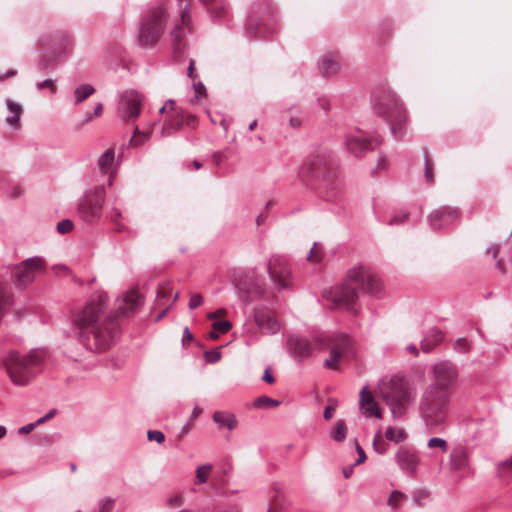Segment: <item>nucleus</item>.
<instances>
[{
  "label": "nucleus",
  "mask_w": 512,
  "mask_h": 512,
  "mask_svg": "<svg viewBox=\"0 0 512 512\" xmlns=\"http://www.w3.org/2000/svg\"><path fill=\"white\" fill-rule=\"evenodd\" d=\"M356 451L358 454V459L356 460L355 465H359L363 463L367 457L364 449L359 444H356Z\"/></svg>",
  "instance_id": "69168bd1"
},
{
  "label": "nucleus",
  "mask_w": 512,
  "mask_h": 512,
  "mask_svg": "<svg viewBox=\"0 0 512 512\" xmlns=\"http://www.w3.org/2000/svg\"><path fill=\"white\" fill-rule=\"evenodd\" d=\"M424 177H425L426 182L429 185H432L434 183L433 167L429 162V158H428L427 154H425V158H424Z\"/></svg>",
  "instance_id": "37998d69"
},
{
  "label": "nucleus",
  "mask_w": 512,
  "mask_h": 512,
  "mask_svg": "<svg viewBox=\"0 0 512 512\" xmlns=\"http://www.w3.org/2000/svg\"><path fill=\"white\" fill-rule=\"evenodd\" d=\"M177 5L180 11L182 25H176L171 31L172 47L174 54L179 57L184 53V36L185 33L190 31L191 14L190 0H177Z\"/></svg>",
  "instance_id": "f8f14e48"
},
{
  "label": "nucleus",
  "mask_w": 512,
  "mask_h": 512,
  "mask_svg": "<svg viewBox=\"0 0 512 512\" xmlns=\"http://www.w3.org/2000/svg\"><path fill=\"white\" fill-rule=\"evenodd\" d=\"M55 414H56V410L52 409L48 413H46L43 417H41L38 420H36L35 424H37V426L40 425V424H43L46 421L52 419L55 416Z\"/></svg>",
  "instance_id": "338daca9"
},
{
  "label": "nucleus",
  "mask_w": 512,
  "mask_h": 512,
  "mask_svg": "<svg viewBox=\"0 0 512 512\" xmlns=\"http://www.w3.org/2000/svg\"><path fill=\"white\" fill-rule=\"evenodd\" d=\"M316 243H314L313 247L310 249L307 255V259L312 263H319L321 257L318 255V252L315 250Z\"/></svg>",
  "instance_id": "052dcab7"
},
{
  "label": "nucleus",
  "mask_w": 512,
  "mask_h": 512,
  "mask_svg": "<svg viewBox=\"0 0 512 512\" xmlns=\"http://www.w3.org/2000/svg\"><path fill=\"white\" fill-rule=\"evenodd\" d=\"M166 22L165 10L156 6L149 10L142 18L138 42L141 46H152L164 31Z\"/></svg>",
  "instance_id": "9d476101"
},
{
  "label": "nucleus",
  "mask_w": 512,
  "mask_h": 512,
  "mask_svg": "<svg viewBox=\"0 0 512 512\" xmlns=\"http://www.w3.org/2000/svg\"><path fill=\"white\" fill-rule=\"evenodd\" d=\"M451 392L430 383L419 402L420 413L427 426L441 425L447 415Z\"/></svg>",
  "instance_id": "423d86ee"
},
{
  "label": "nucleus",
  "mask_w": 512,
  "mask_h": 512,
  "mask_svg": "<svg viewBox=\"0 0 512 512\" xmlns=\"http://www.w3.org/2000/svg\"><path fill=\"white\" fill-rule=\"evenodd\" d=\"M427 446L429 448H439L443 453L448 451V443L445 439L439 437H432L428 440Z\"/></svg>",
  "instance_id": "ea45409f"
},
{
  "label": "nucleus",
  "mask_w": 512,
  "mask_h": 512,
  "mask_svg": "<svg viewBox=\"0 0 512 512\" xmlns=\"http://www.w3.org/2000/svg\"><path fill=\"white\" fill-rule=\"evenodd\" d=\"M193 88L195 91V97H194V99H191V103L197 102L200 99V97H202L203 95H206V88L201 81H198V82L194 81Z\"/></svg>",
  "instance_id": "a18cd8bd"
},
{
  "label": "nucleus",
  "mask_w": 512,
  "mask_h": 512,
  "mask_svg": "<svg viewBox=\"0 0 512 512\" xmlns=\"http://www.w3.org/2000/svg\"><path fill=\"white\" fill-rule=\"evenodd\" d=\"M453 348L456 352L468 353L470 351L471 345L466 338L461 337L454 341Z\"/></svg>",
  "instance_id": "a19ab883"
},
{
  "label": "nucleus",
  "mask_w": 512,
  "mask_h": 512,
  "mask_svg": "<svg viewBox=\"0 0 512 512\" xmlns=\"http://www.w3.org/2000/svg\"><path fill=\"white\" fill-rule=\"evenodd\" d=\"M318 67L321 73L324 76L328 77L338 72L340 68V63L336 55L328 53L324 55L318 62Z\"/></svg>",
  "instance_id": "a878e982"
},
{
  "label": "nucleus",
  "mask_w": 512,
  "mask_h": 512,
  "mask_svg": "<svg viewBox=\"0 0 512 512\" xmlns=\"http://www.w3.org/2000/svg\"><path fill=\"white\" fill-rule=\"evenodd\" d=\"M372 101L375 113L384 116L390 125L392 135L396 139H401L404 135L407 114L397 95L390 90L383 91L379 95L374 93Z\"/></svg>",
  "instance_id": "0eeeda50"
},
{
  "label": "nucleus",
  "mask_w": 512,
  "mask_h": 512,
  "mask_svg": "<svg viewBox=\"0 0 512 512\" xmlns=\"http://www.w3.org/2000/svg\"><path fill=\"white\" fill-rule=\"evenodd\" d=\"M95 93V88L90 84H82L74 90L75 104H79Z\"/></svg>",
  "instance_id": "2f4dec72"
},
{
  "label": "nucleus",
  "mask_w": 512,
  "mask_h": 512,
  "mask_svg": "<svg viewBox=\"0 0 512 512\" xmlns=\"http://www.w3.org/2000/svg\"><path fill=\"white\" fill-rule=\"evenodd\" d=\"M363 408H364V413L367 416H375L376 418L381 417V412H380L376 402H373Z\"/></svg>",
  "instance_id": "864d4df0"
},
{
  "label": "nucleus",
  "mask_w": 512,
  "mask_h": 512,
  "mask_svg": "<svg viewBox=\"0 0 512 512\" xmlns=\"http://www.w3.org/2000/svg\"><path fill=\"white\" fill-rule=\"evenodd\" d=\"M55 82L56 80H53V79H45L41 82H38L36 84V88L38 90H41L43 89L44 87H47L49 88L52 92H55L56 91V86H55Z\"/></svg>",
  "instance_id": "4d7b16f0"
},
{
  "label": "nucleus",
  "mask_w": 512,
  "mask_h": 512,
  "mask_svg": "<svg viewBox=\"0 0 512 512\" xmlns=\"http://www.w3.org/2000/svg\"><path fill=\"white\" fill-rule=\"evenodd\" d=\"M182 497L180 495H173L166 500V506L168 508H174L182 505Z\"/></svg>",
  "instance_id": "bf43d9fd"
},
{
  "label": "nucleus",
  "mask_w": 512,
  "mask_h": 512,
  "mask_svg": "<svg viewBox=\"0 0 512 512\" xmlns=\"http://www.w3.org/2000/svg\"><path fill=\"white\" fill-rule=\"evenodd\" d=\"M289 354L297 361L303 362L309 358L313 351V346L309 340L300 334H289L286 339Z\"/></svg>",
  "instance_id": "f3484780"
},
{
  "label": "nucleus",
  "mask_w": 512,
  "mask_h": 512,
  "mask_svg": "<svg viewBox=\"0 0 512 512\" xmlns=\"http://www.w3.org/2000/svg\"><path fill=\"white\" fill-rule=\"evenodd\" d=\"M434 381L432 384L451 392V388L458 380V368L449 360L435 363L432 367Z\"/></svg>",
  "instance_id": "4468645a"
},
{
  "label": "nucleus",
  "mask_w": 512,
  "mask_h": 512,
  "mask_svg": "<svg viewBox=\"0 0 512 512\" xmlns=\"http://www.w3.org/2000/svg\"><path fill=\"white\" fill-rule=\"evenodd\" d=\"M271 280L279 291L293 286L291 269L287 260L282 256H273L267 264Z\"/></svg>",
  "instance_id": "ddd939ff"
},
{
  "label": "nucleus",
  "mask_w": 512,
  "mask_h": 512,
  "mask_svg": "<svg viewBox=\"0 0 512 512\" xmlns=\"http://www.w3.org/2000/svg\"><path fill=\"white\" fill-rule=\"evenodd\" d=\"M385 437L389 441L400 443L406 439V434L403 430H396L393 427H388L385 432Z\"/></svg>",
  "instance_id": "c9c22d12"
},
{
  "label": "nucleus",
  "mask_w": 512,
  "mask_h": 512,
  "mask_svg": "<svg viewBox=\"0 0 512 512\" xmlns=\"http://www.w3.org/2000/svg\"><path fill=\"white\" fill-rule=\"evenodd\" d=\"M387 169V161L385 156H380V158L377 161L375 169L372 171V176L376 174L377 170L384 171Z\"/></svg>",
  "instance_id": "0e129e2a"
},
{
  "label": "nucleus",
  "mask_w": 512,
  "mask_h": 512,
  "mask_svg": "<svg viewBox=\"0 0 512 512\" xmlns=\"http://www.w3.org/2000/svg\"><path fill=\"white\" fill-rule=\"evenodd\" d=\"M108 217L113 223H116L122 217V212L119 208L112 207L108 214Z\"/></svg>",
  "instance_id": "e2e57ef3"
},
{
  "label": "nucleus",
  "mask_w": 512,
  "mask_h": 512,
  "mask_svg": "<svg viewBox=\"0 0 512 512\" xmlns=\"http://www.w3.org/2000/svg\"><path fill=\"white\" fill-rule=\"evenodd\" d=\"M179 298V292H176L173 296V300L172 302L167 305L159 314L158 316L156 317V321H159L161 320L166 314L167 312L169 311V309L172 307V305L178 300Z\"/></svg>",
  "instance_id": "680f3d73"
},
{
  "label": "nucleus",
  "mask_w": 512,
  "mask_h": 512,
  "mask_svg": "<svg viewBox=\"0 0 512 512\" xmlns=\"http://www.w3.org/2000/svg\"><path fill=\"white\" fill-rule=\"evenodd\" d=\"M212 327L216 331H219L221 333H226V332H228L231 329L232 324L229 321H226V320L225 321H215L212 324Z\"/></svg>",
  "instance_id": "5fc2aeb1"
},
{
  "label": "nucleus",
  "mask_w": 512,
  "mask_h": 512,
  "mask_svg": "<svg viewBox=\"0 0 512 512\" xmlns=\"http://www.w3.org/2000/svg\"><path fill=\"white\" fill-rule=\"evenodd\" d=\"M204 357L208 363H216L220 360L221 353H220L219 349H213L210 351H206L204 353Z\"/></svg>",
  "instance_id": "3c124183"
},
{
  "label": "nucleus",
  "mask_w": 512,
  "mask_h": 512,
  "mask_svg": "<svg viewBox=\"0 0 512 512\" xmlns=\"http://www.w3.org/2000/svg\"><path fill=\"white\" fill-rule=\"evenodd\" d=\"M45 262L42 257L34 256L27 258L19 264L6 268V277L0 276L11 286L12 282L18 290L26 289L36 278L38 272L43 270Z\"/></svg>",
  "instance_id": "6e6552de"
},
{
  "label": "nucleus",
  "mask_w": 512,
  "mask_h": 512,
  "mask_svg": "<svg viewBox=\"0 0 512 512\" xmlns=\"http://www.w3.org/2000/svg\"><path fill=\"white\" fill-rule=\"evenodd\" d=\"M299 177L327 201H336L341 192L334 158L327 150H317L307 157L299 168Z\"/></svg>",
  "instance_id": "7ed1b4c3"
},
{
  "label": "nucleus",
  "mask_w": 512,
  "mask_h": 512,
  "mask_svg": "<svg viewBox=\"0 0 512 512\" xmlns=\"http://www.w3.org/2000/svg\"><path fill=\"white\" fill-rule=\"evenodd\" d=\"M409 217V213L408 212H402L401 214H396L394 215L389 221H388V225L389 226H393V225H400L402 223H404Z\"/></svg>",
  "instance_id": "603ef678"
},
{
  "label": "nucleus",
  "mask_w": 512,
  "mask_h": 512,
  "mask_svg": "<svg viewBox=\"0 0 512 512\" xmlns=\"http://www.w3.org/2000/svg\"><path fill=\"white\" fill-rule=\"evenodd\" d=\"M254 321L258 328L267 335L275 334L280 329L277 319L267 308L255 309Z\"/></svg>",
  "instance_id": "6ab92c4d"
},
{
  "label": "nucleus",
  "mask_w": 512,
  "mask_h": 512,
  "mask_svg": "<svg viewBox=\"0 0 512 512\" xmlns=\"http://www.w3.org/2000/svg\"><path fill=\"white\" fill-rule=\"evenodd\" d=\"M280 404L278 400L272 399L268 396H260L254 401V406L256 408H265L270 409L277 407Z\"/></svg>",
  "instance_id": "e433bc0d"
},
{
  "label": "nucleus",
  "mask_w": 512,
  "mask_h": 512,
  "mask_svg": "<svg viewBox=\"0 0 512 512\" xmlns=\"http://www.w3.org/2000/svg\"><path fill=\"white\" fill-rule=\"evenodd\" d=\"M373 402H375V400L373 396L367 391L366 387L362 388L360 392V405L365 407Z\"/></svg>",
  "instance_id": "8fccbe9b"
},
{
  "label": "nucleus",
  "mask_w": 512,
  "mask_h": 512,
  "mask_svg": "<svg viewBox=\"0 0 512 512\" xmlns=\"http://www.w3.org/2000/svg\"><path fill=\"white\" fill-rule=\"evenodd\" d=\"M347 425L345 423L344 420H338L337 423H336V426L335 428L333 429L332 433H331V437L337 441V442H341L343 440H345L346 436H347Z\"/></svg>",
  "instance_id": "f704fd0d"
},
{
  "label": "nucleus",
  "mask_w": 512,
  "mask_h": 512,
  "mask_svg": "<svg viewBox=\"0 0 512 512\" xmlns=\"http://www.w3.org/2000/svg\"><path fill=\"white\" fill-rule=\"evenodd\" d=\"M141 107L142 96L134 90L126 91L121 96L119 114L126 121L133 120L140 115Z\"/></svg>",
  "instance_id": "dca6fc26"
},
{
  "label": "nucleus",
  "mask_w": 512,
  "mask_h": 512,
  "mask_svg": "<svg viewBox=\"0 0 512 512\" xmlns=\"http://www.w3.org/2000/svg\"><path fill=\"white\" fill-rule=\"evenodd\" d=\"M73 228V223L69 219H63L57 223V231L60 234H66L70 232Z\"/></svg>",
  "instance_id": "de8ad7c7"
},
{
  "label": "nucleus",
  "mask_w": 512,
  "mask_h": 512,
  "mask_svg": "<svg viewBox=\"0 0 512 512\" xmlns=\"http://www.w3.org/2000/svg\"><path fill=\"white\" fill-rule=\"evenodd\" d=\"M429 498V492L425 489H418L413 493L412 500L416 506H422Z\"/></svg>",
  "instance_id": "79ce46f5"
},
{
  "label": "nucleus",
  "mask_w": 512,
  "mask_h": 512,
  "mask_svg": "<svg viewBox=\"0 0 512 512\" xmlns=\"http://www.w3.org/2000/svg\"><path fill=\"white\" fill-rule=\"evenodd\" d=\"M364 293L378 297L381 293V282L369 267L357 264L349 269L341 285L324 289L322 296L331 303V308L352 310Z\"/></svg>",
  "instance_id": "f03ea898"
},
{
  "label": "nucleus",
  "mask_w": 512,
  "mask_h": 512,
  "mask_svg": "<svg viewBox=\"0 0 512 512\" xmlns=\"http://www.w3.org/2000/svg\"><path fill=\"white\" fill-rule=\"evenodd\" d=\"M147 439L149 441H156L157 443L161 444L165 441V435L160 430H148Z\"/></svg>",
  "instance_id": "49530a36"
},
{
  "label": "nucleus",
  "mask_w": 512,
  "mask_h": 512,
  "mask_svg": "<svg viewBox=\"0 0 512 512\" xmlns=\"http://www.w3.org/2000/svg\"><path fill=\"white\" fill-rule=\"evenodd\" d=\"M212 420L219 429L233 430L237 427L238 421L235 415L228 411H216L212 415Z\"/></svg>",
  "instance_id": "393cba45"
},
{
  "label": "nucleus",
  "mask_w": 512,
  "mask_h": 512,
  "mask_svg": "<svg viewBox=\"0 0 512 512\" xmlns=\"http://www.w3.org/2000/svg\"><path fill=\"white\" fill-rule=\"evenodd\" d=\"M460 218L457 208L442 206L428 216V222L433 230L446 228L456 223Z\"/></svg>",
  "instance_id": "a211bd4d"
},
{
  "label": "nucleus",
  "mask_w": 512,
  "mask_h": 512,
  "mask_svg": "<svg viewBox=\"0 0 512 512\" xmlns=\"http://www.w3.org/2000/svg\"><path fill=\"white\" fill-rule=\"evenodd\" d=\"M450 465L457 471L465 470L469 467V452L463 445L455 447L450 454Z\"/></svg>",
  "instance_id": "5701e85b"
},
{
  "label": "nucleus",
  "mask_w": 512,
  "mask_h": 512,
  "mask_svg": "<svg viewBox=\"0 0 512 512\" xmlns=\"http://www.w3.org/2000/svg\"><path fill=\"white\" fill-rule=\"evenodd\" d=\"M180 125H181L180 122H177L175 125L165 122L162 127L161 135L168 136V135L172 134L174 131L179 129Z\"/></svg>",
  "instance_id": "6e6d98bb"
},
{
  "label": "nucleus",
  "mask_w": 512,
  "mask_h": 512,
  "mask_svg": "<svg viewBox=\"0 0 512 512\" xmlns=\"http://www.w3.org/2000/svg\"><path fill=\"white\" fill-rule=\"evenodd\" d=\"M211 464H204L197 467L196 470V482L198 484L206 483L208 480L209 472L212 470Z\"/></svg>",
  "instance_id": "4c0bfd02"
},
{
  "label": "nucleus",
  "mask_w": 512,
  "mask_h": 512,
  "mask_svg": "<svg viewBox=\"0 0 512 512\" xmlns=\"http://www.w3.org/2000/svg\"><path fill=\"white\" fill-rule=\"evenodd\" d=\"M202 302H203V298L200 294H198V293L191 294L188 307H189V309H195V308L199 307L202 304Z\"/></svg>",
  "instance_id": "13d9d810"
},
{
  "label": "nucleus",
  "mask_w": 512,
  "mask_h": 512,
  "mask_svg": "<svg viewBox=\"0 0 512 512\" xmlns=\"http://www.w3.org/2000/svg\"><path fill=\"white\" fill-rule=\"evenodd\" d=\"M444 339V334L441 330L434 328L422 339L421 348L424 352L429 353L435 346L440 344Z\"/></svg>",
  "instance_id": "bb28decb"
},
{
  "label": "nucleus",
  "mask_w": 512,
  "mask_h": 512,
  "mask_svg": "<svg viewBox=\"0 0 512 512\" xmlns=\"http://www.w3.org/2000/svg\"><path fill=\"white\" fill-rule=\"evenodd\" d=\"M6 106L9 112V115L6 117V123L11 127H17L20 121L22 107L12 100H7Z\"/></svg>",
  "instance_id": "c85d7f7f"
},
{
  "label": "nucleus",
  "mask_w": 512,
  "mask_h": 512,
  "mask_svg": "<svg viewBox=\"0 0 512 512\" xmlns=\"http://www.w3.org/2000/svg\"><path fill=\"white\" fill-rule=\"evenodd\" d=\"M318 347L321 350L329 349L330 356L324 361V367L336 369L338 362L343 353H345L351 345L350 338L343 333H334L317 339Z\"/></svg>",
  "instance_id": "9b49d317"
},
{
  "label": "nucleus",
  "mask_w": 512,
  "mask_h": 512,
  "mask_svg": "<svg viewBox=\"0 0 512 512\" xmlns=\"http://www.w3.org/2000/svg\"><path fill=\"white\" fill-rule=\"evenodd\" d=\"M107 299L103 291L94 293L73 318L69 336L75 338L87 351L104 352L118 336L117 317L106 313Z\"/></svg>",
  "instance_id": "f257e3e1"
},
{
  "label": "nucleus",
  "mask_w": 512,
  "mask_h": 512,
  "mask_svg": "<svg viewBox=\"0 0 512 512\" xmlns=\"http://www.w3.org/2000/svg\"><path fill=\"white\" fill-rule=\"evenodd\" d=\"M395 460L400 469L406 474L409 476H414L416 474V469L420 459L415 451L401 447L395 454Z\"/></svg>",
  "instance_id": "412c9836"
},
{
  "label": "nucleus",
  "mask_w": 512,
  "mask_h": 512,
  "mask_svg": "<svg viewBox=\"0 0 512 512\" xmlns=\"http://www.w3.org/2000/svg\"><path fill=\"white\" fill-rule=\"evenodd\" d=\"M114 508V499L111 497H104L99 500L98 512H112Z\"/></svg>",
  "instance_id": "c03bdc74"
},
{
  "label": "nucleus",
  "mask_w": 512,
  "mask_h": 512,
  "mask_svg": "<svg viewBox=\"0 0 512 512\" xmlns=\"http://www.w3.org/2000/svg\"><path fill=\"white\" fill-rule=\"evenodd\" d=\"M262 380L268 384H273L275 382V378L271 374L270 368L265 369Z\"/></svg>",
  "instance_id": "774afa93"
},
{
  "label": "nucleus",
  "mask_w": 512,
  "mask_h": 512,
  "mask_svg": "<svg viewBox=\"0 0 512 512\" xmlns=\"http://www.w3.org/2000/svg\"><path fill=\"white\" fill-rule=\"evenodd\" d=\"M172 293V287L169 282H165L158 287L156 293V303L159 305H164L165 300L170 297Z\"/></svg>",
  "instance_id": "72a5a7b5"
},
{
  "label": "nucleus",
  "mask_w": 512,
  "mask_h": 512,
  "mask_svg": "<svg viewBox=\"0 0 512 512\" xmlns=\"http://www.w3.org/2000/svg\"><path fill=\"white\" fill-rule=\"evenodd\" d=\"M407 499V495L399 490H393L387 500V505L391 507V512H395L398 505Z\"/></svg>",
  "instance_id": "473e14b6"
},
{
  "label": "nucleus",
  "mask_w": 512,
  "mask_h": 512,
  "mask_svg": "<svg viewBox=\"0 0 512 512\" xmlns=\"http://www.w3.org/2000/svg\"><path fill=\"white\" fill-rule=\"evenodd\" d=\"M106 198L104 185H97L84 193L77 205V215L86 223H97L102 217Z\"/></svg>",
  "instance_id": "1a4fd4ad"
},
{
  "label": "nucleus",
  "mask_w": 512,
  "mask_h": 512,
  "mask_svg": "<svg viewBox=\"0 0 512 512\" xmlns=\"http://www.w3.org/2000/svg\"><path fill=\"white\" fill-rule=\"evenodd\" d=\"M380 437V431L377 432V434L374 437L373 440V448L374 450L379 454H385L388 450L387 444L383 441L380 443L378 442V438Z\"/></svg>",
  "instance_id": "09e8293b"
},
{
  "label": "nucleus",
  "mask_w": 512,
  "mask_h": 512,
  "mask_svg": "<svg viewBox=\"0 0 512 512\" xmlns=\"http://www.w3.org/2000/svg\"><path fill=\"white\" fill-rule=\"evenodd\" d=\"M496 476L506 480L512 476V456L506 460L497 462L495 465Z\"/></svg>",
  "instance_id": "7c9ffc66"
},
{
  "label": "nucleus",
  "mask_w": 512,
  "mask_h": 512,
  "mask_svg": "<svg viewBox=\"0 0 512 512\" xmlns=\"http://www.w3.org/2000/svg\"><path fill=\"white\" fill-rule=\"evenodd\" d=\"M381 396L394 419L401 418L416 399V388L405 378L393 376L382 384Z\"/></svg>",
  "instance_id": "39448f33"
},
{
  "label": "nucleus",
  "mask_w": 512,
  "mask_h": 512,
  "mask_svg": "<svg viewBox=\"0 0 512 512\" xmlns=\"http://www.w3.org/2000/svg\"><path fill=\"white\" fill-rule=\"evenodd\" d=\"M199 2L206 7L213 20H219L228 15L226 0H199Z\"/></svg>",
  "instance_id": "b1692460"
},
{
  "label": "nucleus",
  "mask_w": 512,
  "mask_h": 512,
  "mask_svg": "<svg viewBox=\"0 0 512 512\" xmlns=\"http://www.w3.org/2000/svg\"><path fill=\"white\" fill-rule=\"evenodd\" d=\"M264 19H258L254 15H249L247 23H246V30L253 36H263L266 38V32L263 29L264 26Z\"/></svg>",
  "instance_id": "c756f323"
},
{
  "label": "nucleus",
  "mask_w": 512,
  "mask_h": 512,
  "mask_svg": "<svg viewBox=\"0 0 512 512\" xmlns=\"http://www.w3.org/2000/svg\"><path fill=\"white\" fill-rule=\"evenodd\" d=\"M143 304V297L136 291L130 290L117 299V309L123 316L135 313Z\"/></svg>",
  "instance_id": "aec40b11"
},
{
  "label": "nucleus",
  "mask_w": 512,
  "mask_h": 512,
  "mask_svg": "<svg viewBox=\"0 0 512 512\" xmlns=\"http://www.w3.org/2000/svg\"><path fill=\"white\" fill-rule=\"evenodd\" d=\"M382 139L379 135L365 138L362 134H349L346 137L345 146L349 153L356 157H362L367 151L379 146Z\"/></svg>",
  "instance_id": "2eb2a0df"
},
{
  "label": "nucleus",
  "mask_w": 512,
  "mask_h": 512,
  "mask_svg": "<svg viewBox=\"0 0 512 512\" xmlns=\"http://www.w3.org/2000/svg\"><path fill=\"white\" fill-rule=\"evenodd\" d=\"M58 57L54 54H43L39 61L38 67L40 70L45 71L48 68L53 67V64L57 61Z\"/></svg>",
  "instance_id": "58836bf2"
},
{
  "label": "nucleus",
  "mask_w": 512,
  "mask_h": 512,
  "mask_svg": "<svg viewBox=\"0 0 512 512\" xmlns=\"http://www.w3.org/2000/svg\"><path fill=\"white\" fill-rule=\"evenodd\" d=\"M236 288L238 289L239 297L245 302H249L253 294L261 292L259 281L255 277L254 272H251L249 282L247 280L238 282Z\"/></svg>",
  "instance_id": "4be33fe9"
},
{
  "label": "nucleus",
  "mask_w": 512,
  "mask_h": 512,
  "mask_svg": "<svg viewBox=\"0 0 512 512\" xmlns=\"http://www.w3.org/2000/svg\"><path fill=\"white\" fill-rule=\"evenodd\" d=\"M115 161V150L109 148L103 152L97 159V166L102 174H106L110 171Z\"/></svg>",
  "instance_id": "cd10ccee"
},
{
  "label": "nucleus",
  "mask_w": 512,
  "mask_h": 512,
  "mask_svg": "<svg viewBox=\"0 0 512 512\" xmlns=\"http://www.w3.org/2000/svg\"><path fill=\"white\" fill-rule=\"evenodd\" d=\"M45 359V352L41 349H32L27 354L10 351L3 363L7 373L15 385H27L41 370Z\"/></svg>",
  "instance_id": "20e7f679"
}]
</instances>
